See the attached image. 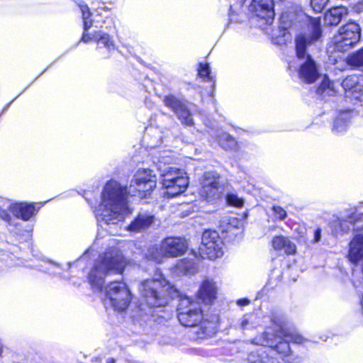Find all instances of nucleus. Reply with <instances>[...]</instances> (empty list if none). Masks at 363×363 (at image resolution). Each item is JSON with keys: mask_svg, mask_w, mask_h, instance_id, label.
Listing matches in <instances>:
<instances>
[{"mask_svg": "<svg viewBox=\"0 0 363 363\" xmlns=\"http://www.w3.org/2000/svg\"><path fill=\"white\" fill-rule=\"evenodd\" d=\"M331 82L329 80L328 78L325 77L324 79L322 81V83L319 88L318 89V92L319 94L324 93L327 89H330Z\"/></svg>", "mask_w": 363, "mask_h": 363, "instance_id": "34", "label": "nucleus"}, {"mask_svg": "<svg viewBox=\"0 0 363 363\" xmlns=\"http://www.w3.org/2000/svg\"><path fill=\"white\" fill-rule=\"evenodd\" d=\"M139 291L144 301L150 307H164L170 299L179 296V291L162 276L159 279L142 281Z\"/></svg>", "mask_w": 363, "mask_h": 363, "instance_id": "7", "label": "nucleus"}, {"mask_svg": "<svg viewBox=\"0 0 363 363\" xmlns=\"http://www.w3.org/2000/svg\"><path fill=\"white\" fill-rule=\"evenodd\" d=\"M157 186L156 176L150 169H139L134 174L128 186L123 187L116 181L108 182L102 192V201L96 211L99 223L116 224L131 213L127 196L147 197Z\"/></svg>", "mask_w": 363, "mask_h": 363, "instance_id": "1", "label": "nucleus"}, {"mask_svg": "<svg viewBox=\"0 0 363 363\" xmlns=\"http://www.w3.org/2000/svg\"><path fill=\"white\" fill-rule=\"evenodd\" d=\"M242 223L237 218L224 216L220 221V230L223 233L229 234V236L237 235L242 229Z\"/></svg>", "mask_w": 363, "mask_h": 363, "instance_id": "18", "label": "nucleus"}, {"mask_svg": "<svg viewBox=\"0 0 363 363\" xmlns=\"http://www.w3.org/2000/svg\"><path fill=\"white\" fill-rule=\"evenodd\" d=\"M271 321L274 328H267L257 344L274 348L284 361L290 363L293 358L289 342L302 344L306 340L301 335L286 328L283 317L273 315Z\"/></svg>", "mask_w": 363, "mask_h": 363, "instance_id": "4", "label": "nucleus"}, {"mask_svg": "<svg viewBox=\"0 0 363 363\" xmlns=\"http://www.w3.org/2000/svg\"><path fill=\"white\" fill-rule=\"evenodd\" d=\"M218 142L219 145L224 149L232 150L236 147V141L229 134L226 133H221L218 135Z\"/></svg>", "mask_w": 363, "mask_h": 363, "instance_id": "26", "label": "nucleus"}, {"mask_svg": "<svg viewBox=\"0 0 363 363\" xmlns=\"http://www.w3.org/2000/svg\"><path fill=\"white\" fill-rule=\"evenodd\" d=\"M357 83V77L356 76H350L342 81V86L345 90L352 89Z\"/></svg>", "mask_w": 363, "mask_h": 363, "instance_id": "31", "label": "nucleus"}, {"mask_svg": "<svg viewBox=\"0 0 363 363\" xmlns=\"http://www.w3.org/2000/svg\"><path fill=\"white\" fill-rule=\"evenodd\" d=\"M242 4H240L238 6H230V21L231 22L234 21V22H237L238 20L234 18V13H236L238 14V9H240L242 7Z\"/></svg>", "mask_w": 363, "mask_h": 363, "instance_id": "36", "label": "nucleus"}, {"mask_svg": "<svg viewBox=\"0 0 363 363\" xmlns=\"http://www.w3.org/2000/svg\"><path fill=\"white\" fill-rule=\"evenodd\" d=\"M162 250V243L160 247L152 246L148 249L146 257L148 259L153 260L157 263H161L163 257H167Z\"/></svg>", "mask_w": 363, "mask_h": 363, "instance_id": "25", "label": "nucleus"}, {"mask_svg": "<svg viewBox=\"0 0 363 363\" xmlns=\"http://www.w3.org/2000/svg\"><path fill=\"white\" fill-rule=\"evenodd\" d=\"M274 6L273 0H252L249 11L266 24H271L275 15Z\"/></svg>", "mask_w": 363, "mask_h": 363, "instance_id": "13", "label": "nucleus"}, {"mask_svg": "<svg viewBox=\"0 0 363 363\" xmlns=\"http://www.w3.org/2000/svg\"><path fill=\"white\" fill-rule=\"evenodd\" d=\"M361 28L354 21H350L339 29L335 36V43L339 50H347L360 39Z\"/></svg>", "mask_w": 363, "mask_h": 363, "instance_id": "11", "label": "nucleus"}, {"mask_svg": "<svg viewBox=\"0 0 363 363\" xmlns=\"http://www.w3.org/2000/svg\"><path fill=\"white\" fill-rule=\"evenodd\" d=\"M351 113L343 111L340 113L333 123V132L335 134H340L345 132L350 125Z\"/></svg>", "mask_w": 363, "mask_h": 363, "instance_id": "23", "label": "nucleus"}, {"mask_svg": "<svg viewBox=\"0 0 363 363\" xmlns=\"http://www.w3.org/2000/svg\"><path fill=\"white\" fill-rule=\"evenodd\" d=\"M329 0H311V5L316 12H320L328 4Z\"/></svg>", "mask_w": 363, "mask_h": 363, "instance_id": "32", "label": "nucleus"}, {"mask_svg": "<svg viewBox=\"0 0 363 363\" xmlns=\"http://www.w3.org/2000/svg\"><path fill=\"white\" fill-rule=\"evenodd\" d=\"M350 62L354 66L363 67V48L354 54L350 58Z\"/></svg>", "mask_w": 363, "mask_h": 363, "instance_id": "29", "label": "nucleus"}, {"mask_svg": "<svg viewBox=\"0 0 363 363\" xmlns=\"http://www.w3.org/2000/svg\"><path fill=\"white\" fill-rule=\"evenodd\" d=\"M253 318V315H245L242 318L240 322V328L242 330H245L247 328L248 325H250L251 323V320Z\"/></svg>", "mask_w": 363, "mask_h": 363, "instance_id": "35", "label": "nucleus"}, {"mask_svg": "<svg viewBox=\"0 0 363 363\" xmlns=\"http://www.w3.org/2000/svg\"><path fill=\"white\" fill-rule=\"evenodd\" d=\"M293 67V65L291 64L289 65V68L291 69Z\"/></svg>", "mask_w": 363, "mask_h": 363, "instance_id": "44", "label": "nucleus"}, {"mask_svg": "<svg viewBox=\"0 0 363 363\" xmlns=\"http://www.w3.org/2000/svg\"><path fill=\"white\" fill-rule=\"evenodd\" d=\"M272 245L277 251L284 250L286 255H294L296 252V245L288 238L283 235H277L273 238Z\"/></svg>", "mask_w": 363, "mask_h": 363, "instance_id": "21", "label": "nucleus"}, {"mask_svg": "<svg viewBox=\"0 0 363 363\" xmlns=\"http://www.w3.org/2000/svg\"><path fill=\"white\" fill-rule=\"evenodd\" d=\"M0 218L10 223L11 218V216L6 210L0 209Z\"/></svg>", "mask_w": 363, "mask_h": 363, "instance_id": "38", "label": "nucleus"}, {"mask_svg": "<svg viewBox=\"0 0 363 363\" xmlns=\"http://www.w3.org/2000/svg\"><path fill=\"white\" fill-rule=\"evenodd\" d=\"M7 208L16 218L23 220H28L36 211L33 203H9Z\"/></svg>", "mask_w": 363, "mask_h": 363, "instance_id": "16", "label": "nucleus"}, {"mask_svg": "<svg viewBox=\"0 0 363 363\" xmlns=\"http://www.w3.org/2000/svg\"><path fill=\"white\" fill-rule=\"evenodd\" d=\"M116 360L113 358H108L106 362L107 363H115Z\"/></svg>", "mask_w": 363, "mask_h": 363, "instance_id": "41", "label": "nucleus"}, {"mask_svg": "<svg viewBox=\"0 0 363 363\" xmlns=\"http://www.w3.org/2000/svg\"><path fill=\"white\" fill-rule=\"evenodd\" d=\"M320 18H311L308 23L309 33L299 34L295 39L296 55L298 66L299 78L303 82L311 84L319 77L317 65L306 48L316 42L322 35Z\"/></svg>", "mask_w": 363, "mask_h": 363, "instance_id": "3", "label": "nucleus"}, {"mask_svg": "<svg viewBox=\"0 0 363 363\" xmlns=\"http://www.w3.org/2000/svg\"><path fill=\"white\" fill-rule=\"evenodd\" d=\"M177 318L179 323L192 328L191 334L197 340L212 337L218 328V318L213 315L210 319L201 320L202 310L199 303L193 301L189 297L181 298L178 305Z\"/></svg>", "mask_w": 363, "mask_h": 363, "instance_id": "2", "label": "nucleus"}, {"mask_svg": "<svg viewBox=\"0 0 363 363\" xmlns=\"http://www.w3.org/2000/svg\"><path fill=\"white\" fill-rule=\"evenodd\" d=\"M198 72L199 77L204 81L210 82L213 80V77L211 74V70L208 64L200 63Z\"/></svg>", "mask_w": 363, "mask_h": 363, "instance_id": "27", "label": "nucleus"}, {"mask_svg": "<svg viewBox=\"0 0 363 363\" xmlns=\"http://www.w3.org/2000/svg\"><path fill=\"white\" fill-rule=\"evenodd\" d=\"M281 19L284 18V13L281 14Z\"/></svg>", "mask_w": 363, "mask_h": 363, "instance_id": "43", "label": "nucleus"}, {"mask_svg": "<svg viewBox=\"0 0 363 363\" xmlns=\"http://www.w3.org/2000/svg\"><path fill=\"white\" fill-rule=\"evenodd\" d=\"M347 14V9L344 6H337L330 9L325 16V21L328 25H337L342 17Z\"/></svg>", "mask_w": 363, "mask_h": 363, "instance_id": "22", "label": "nucleus"}, {"mask_svg": "<svg viewBox=\"0 0 363 363\" xmlns=\"http://www.w3.org/2000/svg\"><path fill=\"white\" fill-rule=\"evenodd\" d=\"M132 295L126 284L123 282H111L106 287L104 304H109L115 311H124L128 307Z\"/></svg>", "mask_w": 363, "mask_h": 363, "instance_id": "9", "label": "nucleus"}, {"mask_svg": "<svg viewBox=\"0 0 363 363\" xmlns=\"http://www.w3.org/2000/svg\"><path fill=\"white\" fill-rule=\"evenodd\" d=\"M188 249L185 238L169 237L162 241V250L167 257H176L182 255Z\"/></svg>", "mask_w": 363, "mask_h": 363, "instance_id": "15", "label": "nucleus"}, {"mask_svg": "<svg viewBox=\"0 0 363 363\" xmlns=\"http://www.w3.org/2000/svg\"><path fill=\"white\" fill-rule=\"evenodd\" d=\"M172 161L169 156L160 157L158 170L161 184L165 189L164 194L168 197L177 196L185 191L189 185V178L186 173L174 167H165V164Z\"/></svg>", "mask_w": 363, "mask_h": 363, "instance_id": "8", "label": "nucleus"}, {"mask_svg": "<svg viewBox=\"0 0 363 363\" xmlns=\"http://www.w3.org/2000/svg\"><path fill=\"white\" fill-rule=\"evenodd\" d=\"M198 272L196 259L185 258L179 260L175 265L174 274L177 276L193 275Z\"/></svg>", "mask_w": 363, "mask_h": 363, "instance_id": "19", "label": "nucleus"}, {"mask_svg": "<svg viewBox=\"0 0 363 363\" xmlns=\"http://www.w3.org/2000/svg\"><path fill=\"white\" fill-rule=\"evenodd\" d=\"M217 289L216 282L206 279L201 283L198 291V298L204 303H211L216 298Z\"/></svg>", "mask_w": 363, "mask_h": 363, "instance_id": "17", "label": "nucleus"}, {"mask_svg": "<svg viewBox=\"0 0 363 363\" xmlns=\"http://www.w3.org/2000/svg\"><path fill=\"white\" fill-rule=\"evenodd\" d=\"M155 221V216L147 212L140 213L128 226L132 232H139L148 228Z\"/></svg>", "mask_w": 363, "mask_h": 363, "instance_id": "20", "label": "nucleus"}, {"mask_svg": "<svg viewBox=\"0 0 363 363\" xmlns=\"http://www.w3.org/2000/svg\"><path fill=\"white\" fill-rule=\"evenodd\" d=\"M223 242L215 230H206L202 235L199 255L205 259H213L223 255Z\"/></svg>", "mask_w": 363, "mask_h": 363, "instance_id": "10", "label": "nucleus"}, {"mask_svg": "<svg viewBox=\"0 0 363 363\" xmlns=\"http://www.w3.org/2000/svg\"><path fill=\"white\" fill-rule=\"evenodd\" d=\"M226 201L228 205L235 207H241L244 203V200L234 194H228L226 196Z\"/></svg>", "mask_w": 363, "mask_h": 363, "instance_id": "28", "label": "nucleus"}, {"mask_svg": "<svg viewBox=\"0 0 363 363\" xmlns=\"http://www.w3.org/2000/svg\"><path fill=\"white\" fill-rule=\"evenodd\" d=\"M357 220H363V205L358 209H356L355 211L347 218V221L350 223H355Z\"/></svg>", "mask_w": 363, "mask_h": 363, "instance_id": "30", "label": "nucleus"}, {"mask_svg": "<svg viewBox=\"0 0 363 363\" xmlns=\"http://www.w3.org/2000/svg\"><path fill=\"white\" fill-rule=\"evenodd\" d=\"M126 264L122 252L118 248L106 251L99 257L89 274L88 279L92 289L101 292L106 277L109 274H121Z\"/></svg>", "mask_w": 363, "mask_h": 363, "instance_id": "5", "label": "nucleus"}, {"mask_svg": "<svg viewBox=\"0 0 363 363\" xmlns=\"http://www.w3.org/2000/svg\"><path fill=\"white\" fill-rule=\"evenodd\" d=\"M248 363H278L276 359L271 357L267 351L261 348L252 352L247 358Z\"/></svg>", "mask_w": 363, "mask_h": 363, "instance_id": "24", "label": "nucleus"}, {"mask_svg": "<svg viewBox=\"0 0 363 363\" xmlns=\"http://www.w3.org/2000/svg\"><path fill=\"white\" fill-rule=\"evenodd\" d=\"M286 30H284L283 31V37H284V38H285V37H286Z\"/></svg>", "mask_w": 363, "mask_h": 363, "instance_id": "42", "label": "nucleus"}, {"mask_svg": "<svg viewBox=\"0 0 363 363\" xmlns=\"http://www.w3.org/2000/svg\"><path fill=\"white\" fill-rule=\"evenodd\" d=\"M281 43V40H278V41H277V43Z\"/></svg>", "mask_w": 363, "mask_h": 363, "instance_id": "45", "label": "nucleus"}, {"mask_svg": "<svg viewBox=\"0 0 363 363\" xmlns=\"http://www.w3.org/2000/svg\"><path fill=\"white\" fill-rule=\"evenodd\" d=\"M272 209L277 218L284 220L286 218L287 213L282 207L274 205Z\"/></svg>", "mask_w": 363, "mask_h": 363, "instance_id": "33", "label": "nucleus"}, {"mask_svg": "<svg viewBox=\"0 0 363 363\" xmlns=\"http://www.w3.org/2000/svg\"><path fill=\"white\" fill-rule=\"evenodd\" d=\"M163 102L174 111L182 123L186 125H193V118L184 101L174 95H168L164 98Z\"/></svg>", "mask_w": 363, "mask_h": 363, "instance_id": "12", "label": "nucleus"}, {"mask_svg": "<svg viewBox=\"0 0 363 363\" xmlns=\"http://www.w3.org/2000/svg\"><path fill=\"white\" fill-rule=\"evenodd\" d=\"M79 7L82 13L84 23V32L82 41L85 43L91 41L96 43V50L99 55L103 58L109 57L116 48L113 37L111 36L109 33L105 32L104 26L102 25H98L97 21H94L96 23L94 27L100 29L93 33H89V28L94 26L92 20L89 19L91 13L88 6L83 2L79 4Z\"/></svg>", "mask_w": 363, "mask_h": 363, "instance_id": "6", "label": "nucleus"}, {"mask_svg": "<svg viewBox=\"0 0 363 363\" xmlns=\"http://www.w3.org/2000/svg\"><path fill=\"white\" fill-rule=\"evenodd\" d=\"M250 303L247 298H240L237 301V304L240 306H245L249 305Z\"/></svg>", "mask_w": 363, "mask_h": 363, "instance_id": "40", "label": "nucleus"}, {"mask_svg": "<svg viewBox=\"0 0 363 363\" xmlns=\"http://www.w3.org/2000/svg\"><path fill=\"white\" fill-rule=\"evenodd\" d=\"M201 195L206 200L214 199L219 196V176L213 172H206L201 182Z\"/></svg>", "mask_w": 363, "mask_h": 363, "instance_id": "14", "label": "nucleus"}, {"mask_svg": "<svg viewBox=\"0 0 363 363\" xmlns=\"http://www.w3.org/2000/svg\"><path fill=\"white\" fill-rule=\"evenodd\" d=\"M103 23L104 24H107L105 27V28L106 30H110L112 28H115L114 26V21H113V18L111 17H106L104 21H103Z\"/></svg>", "mask_w": 363, "mask_h": 363, "instance_id": "37", "label": "nucleus"}, {"mask_svg": "<svg viewBox=\"0 0 363 363\" xmlns=\"http://www.w3.org/2000/svg\"><path fill=\"white\" fill-rule=\"evenodd\" d=\"M321 238V230L320 228H317L314 232V242H318Z\"/></svg>", "mask_w": 363, "mask_h": 363, "instance_id": "39", "label": "nucleus"}]
</instances>
